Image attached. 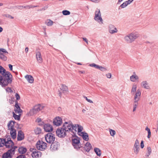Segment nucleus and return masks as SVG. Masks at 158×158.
Returning a JSON list of instances; mask_svg holds the SVG:
<instances>
[{
    "instance_id": "9b49d317",
    "label": "nucleus",
    "mask_w": 158,
    "mask_h": 158,
    "mask_svg": "<svg viewBox=\"0 0 158 158\" xmlns=\"http://www.w3.org/2000/svg\"><path fill=\"white\" fill-rule=\"evenodd\" d=\"M139 140L136 139L135 141L133 147L134 152L136 154H137L139 150Z\"/></svg>"
},
{
    "instance_id": "4d7b16f0",
    "label": "nucleus",
    "mask_w": 158,
    "mask_h": 158,
    "mask_svg": "<svg viewBox=\"0 0 158 158\" xmlns=\"http://www.w3.org/2000/svg\"><path fill=\"white\" fill-rule=\"evenodd\" d=\"M23 8L30 9V8H31V5H27L26 6H23Z\"/></svg>"
},
{
    "instance_id": "2eb2a0df",
    "label": "nucleus",
    "mask_w": 158,
    "mask_h": 158,
    "mask_svg": "<svg viewBox=\"0 0 158 158\" xmlns=\"http://www.w3.org/2000/svg\"><path fill=\"white\" fill-rule=\"evenodd\" d=\"M44 128L46 132H51L53 130V128L50 124H45L44 126Z\"/></svg>"
},
{
    "instance_id": "864d4df0",
    "label": "nucleus",
    "mask_w": 158,
    "mask_h": 158,
    "mask_svg": "<svg viewBox=\"0 0 158 158\" xmlns=\"http://www.w3.org/2000/svg\"><path fill=\"white\" fill-rule=\"evenodd\" d=\"M134 0H128V1H126V2L127 4V5L130 4Z\"/></svg>"
},
{
    "instance_id": "69168bd1",
    "label": "nucleus",
    "mask_w": 158,
    "mask_h": 158,
    "mask_svg": "<svg viewBox=\"0 0 158 158\" xmlns=\"http://www.w3.org/2000/svg\"><path fill=\"white\" fill-rule=\"evenodd\" d=\"M7 141H9V140H10V141L11 140L10 136H8V137H7Z\"/></svg>"
},
{
    "instance_id": "f03ea898",
    "label": "nucleus",
    "mask_w": 158,
    "mask_h": 158,
    "mask_svg": "<svg viewBox=\"0 0 158 158\" xmlns=\"http://www.w3.org/2000/svg\"><path fill=\"white\" fill-rule=\"evenodd\" d=\"M139 36V35L137 32H133L125 36L124 39L125 41L127 43H131Z\"/></svg>"
},
{
    "instance_id": "6ab92c4d",
    "label": "nucleus",
    "mask_w": 158,
    "mask_h": 158,
    "mask_svg": "<svg viewBox=\"0 0 158 158\" xmlns=\"http://www.w3.org/2000/svg\"><path fill=\"white\" fill-rule=\"evenodd\" d=\"M6 148H12L16 146L14 145V143L12 140H9L8 141H6L5 145Z\"/></svg>"
},
{
    "instance_id": "423d86ee",
    "label": "nucleus",
    "mask_w": 158,
    "mask_h": 158,
    "mask_svg": "<svg viewBox=\"0 0 158 158\" xmlns=\"http://www.w3.org/2000/svg\"><path fill=\"white\" fill-rule=\"evenodd\" d=\"M94 19L97 22L103 23V19L101 16V14L99 9L97 8L95 12Z\"/></svg>"
},
{
    "instance_id": "13d9d810",
    "label": "nucleus",
    "mask_w": 158,
    "mask_h": 158,
    "mask_svg": "<svg viewBox=\"0 0 158 158\" xmlns=\"http://www.w3.org/2000/svg\"><path fill=\"white\" fill-rule=\"evenodd\" d=\"M8 66H9V67L10 69V70H12V69H13V66L12 65H11V64H9L8 65Z\"/></svg>"
},
{
    "instance_id": "a878e982",
    "label": "nucleus",
    "mask_w": 158,
    "mask_h": 158,
    "mask_svg": "<svg viewBox=\"0 0 158 158\" xmlns=\"http://www.w3.org/2000/svg\"><path fill=\"white\" fill-rule=\"evenodd\" d=\"M60 89L62 91L63 93H68V88L67 86L64 85L62 84Z\"/></svg>"
},
{
    "instance_id": "bf43d9fd",
    "label": "nucleus",
    "mask_w": 158,
    "mask_h": 158,
    "mask_svg": "<svg viewBox=\"0 0 158 158\" xmlns=\"http://www.w3.org/2000/svg\"><path fill=\"white\" fill-rule=\"evenodd\" d=\"M41 119L39 118H37L36 120V122L38 123H39L41 121Z\"/></svg>"
},
{
    "instance_id": "2f4dec72",
    "label": "nucleus",
    "mask_w": 158,
    "mask_h": 158,
    "mask_svg": "<svg viewBox=\"0 0 158 158\" xmlns=\"http://www.w3.org/2000/svg\"><path fill=\"white\" fill-rule=\"evenodd\" d=\"M137 88V86L136 85L134 84L133 85L131 90L132 94H134L135 93L136 91Z\"/></svg>"
},
{
    "instance_id": "bb28decb",
    "label": "nucleus",
    "mask_w": 158,
    "mask_h": 158,
    "mask_svg": "<svg viewBox=\"0 0 158 158\" xmlns=\"http://www.w3.org/2000/svg\"><path fill=\"white\" fill-rule=\"evenodd\" d=\"M27 148L23 147H19L18 149L19 153L22 154L25 153L27 152Z\"/></svg>"
},
{
    "instance_id": "8fccbe9b",
    "label": "nucleus",
    "mask_w": 158,
    "mask_h": 158,
    "mask_svg": "<svg viewBox=\"0 0 158 158\" xmlns=\"http://www.w3.org/2000/svg\"><path fill=\"white\" fill-rule=\"evenodd\" d=\"M106 76L107 78H110L111 77V73H108L106 74Z\"/></svg>"
},
{
    "instance_id": "5701e85b",
    "label": "nucleus",
    "mask_w": 158,
    "mask_h": 158,
    "mask_svg": "<svg viewBox=\"0 0 158 158\" xmlns=\"http://www.w3.org/2000/svg\"><path fill=\"white\" fill-rule=\"evenodd\" d=\"M36 57L39 63H41L43 62V59L41 53L40 52H37L36 53Z\"/></svg>"
},
{
    "instance_id": "cd10ccee",
    "label": "nucleus",
    "mask_w": 158,
    "mask_h": 158,
    "mask_svg": "<svg viewBox=\"0 0 158 158\" xmlns=\"http://www.w3.org/2000/svg\"><path fill=\"white\" fill-rule=\"evenodd\" d=\"M25 78L29 83H32L33 82V78L31 76L27 75L25 76Z\"/></svg>"
},
{
    "instance_id": "aec40b11",
    "label": "nucleus",
    "mask_w": 158,
    "mask_h": 158,
    "mask_svg": "<svg viewBox=\"0 0 158 158\" xmlns=\"http://www.w3.org/2000/svg\"><path fill=\"white\" fill-rule=\"evenodd\" d=\"M78 124H75L73 125V127L72 128L71 133H73L72 135L74 136L76 135V133L77 132V129L78 128Z\"/></svg>"
},
{
    "instance_id": "e433bc0d",
    "label": "nucleus",
    "mask_w": 158,
    "mask_h": 158,
    "mask_svg": "<svg viewBox=\"0 0 158 158\" xmlns=\"http://www.w3.org/2000/svg\"><path fill=\"white\" fill-rule=\"evenodd\" d=\"M35 134L36 135L39 134L41 132V129L39 127H37L34 130Z\"/></svg>"
},
{
    "instance_id": "b1692460",
    "label": "nucleus",
    "mask_w": 158,
    "mask_h": 158,
    "mask_svg": "<svg viewBox=\"0 0 158 158\" xmlns=\"http://www.w3.org/2000/svg\"><path fill=\"white\" fill-rule=\"evenodd\" d=\"M141 85L144 89H150V87L146 81H143L141 84Z\"/></svg>"
},
{
    "instance_id": "603ef678",
    "label": "nucleus",
    "mask_w": 158,
    "mask_h": 158,
    "mask_svg": "<svg viewBox=\"0 0 158 158\" xmlns=\"http://www.w3.org/2000/svg\"><path fill=\"white\" fill-rule=\"evenodd\" d=\"M15 97L16 98V100H19L20 99V96L19 95L18 93H16L15 94Z\"/></svg>"
},
{
    "instance_id": "c03bdc74",
    "label": "nucleus",
    "mask_w": 158,
    "mask_h": 158,
    "mask_svg": "<svg viewBox=\"0 0 158 158\" xmlns=\"http://www.w3.org/2000/svg\"><path fill=\"white\" fill-rule=\"evenodd\" d=\"M4 17H5L7 18H10L11 19H13L14 18V17L11 16L10 15L8 14H4L2 15Z\"/></svg>"
},
{
    "instance_id": "5fc2aeb1",
    "label": "nucleus",
    "mask_w": 158,
    "mask_h": 158,
    "mask_svg": "<svg viewBox=\"0 0 158 158\" xmlns=\"http://www.w3.org/2000/svg\"><path fill=\"white\" fill-rule=\"evenodd\" d=\"M15 8L18 9H21L23 8V6H15Z\"/></svg>"
},
{
    "instance_id": "0e129e2a",
    "label": "nucleus",
    "mask_w": 158,
    "mask_h": 158,
    "mask_svg": "<svg viewBox=\"0 0 158 158\" xmlns=\"http://www.w3.org/2000/svg\"><path fill=\"white\" fill-rule=\"evenodd\" d=\"M145 130L147 131H148V132H149V131H150V129L149 128H148L147 127H146V128H145Z\"/></svg>"
},
{
    "instance_id": "e2e57ef3",
    "label": "nucleus",
    "mask_w": 158,
    "mask_h": 158,
    "mask_svg": "<svg viewBox=\"0 0 158 158\" xmlns=\"http://www.w3.org/2000/svg\"><path fill=\"white\" fill-rule=\"evenodd\" d=\"M83 39L84 41H85L86 43H88V40L85 38H83Z\"/></svg>"
},
{
    "instance_id": "dca6fc26",
    "label": "nucleus",
    "mask_w": 158,
    "mask_h": 158,
    "mask_svg": "<svg viewBox=\"0 0 158 158\" xmlns=\"http://www.w3.org/2000/svg\"><path fill=\"white\" fill-rule=\"evenodd\" d=\"M15 122L13 121H10L8 123L7 126L8 130L10 131H13L15 129L14 128Z\"/></svg>"
},
{
    "instance_id": "f257e3e1",
    "label": "nucleus",
    "mask_w": 158,
    "mask_h": 158,
    "mask_svg": "<svg viewBox=\"0 0 158 158\" xmlns=\"http://www.w3.org/2000/svg\"><path fill=\"white\" fill-rule=\"evenodd\" d=\"M44 106L40 104L35 106L32 109L30 110L27 115L28 116L35 115L43 108Z\"/></svg>"
},
{
    "instance_id": "6e6552de",
    "label": "nucleus",
    "mask_w": 158,
    "mask_h": 158,
    "mask_svg": "<svg viewBox=\"0 0 158 158\" xmlns=\"http://www.w3.org/2000/svg\"><path fill=\"white\" fill-rule=\"evenodd\" d=\"M56 135L60 138H64L67 135V133L62 127L58 128L56 131Z\"/></svg>"
},
{
    "instance_id": "49530a36",
    "label": "nucleus",
    "mask_w": 158,
    "mask_h": 158,
    "mask_svg": "<svg viewBox=\"0 0 158 158\" xmlns=\"http://www.w3.org/2000/svg\"><path fill=\"white\" fill-rule=\"evenodd\" d=\"M139 104L138 101H134L133 106L137 107Z\"/></svg>"
},
{
    "instance_id": "ea45409f",
    "label": "nucleus",
    "mask_w": 158,
    "mask_h": 158,
    "mask_svg": "<svg viewBox=\"0 0 158 158\" xmlns=\"http://www.w3.org/2000/svg\"><path fill=\"white\" fill-rule=\"evenodd\" d=\"M127 4L126 2H124L122 4H121L120 6L119 7V9H120V8L121 7L122 8H123L126 7L127 6Z\"/></svg>"
},
{
    "instance_id": "ddd939ff",
    "label": "nucleus",
    "mask_w": 158,
    "mask_h": 158,
    "mask_svg": "<svg viewBox=\"0 0 158 158\" xmlns=\"http://www.w3.org/2000/svg\"><path fill=\"white\" fill-rule=\"evenodd\" d=\"M92 148V146L91 144L87 142L83 148H82V147L81 148V150L82 151L84 150L86 152H88L90 151Z\"/></svg>"
},
{
    "instance_id": "a18cd8bd",
    "label": "nucleus",
    "mask_w": 158,
    "mask_h": 158,
    "mask_svg": "<svg viewBox=\"0 0 158 158\" xmlns=\"http://www.w3.org/2000/svg\"><path fill=\"white\" fill-rule=\"evenodd\" d=\"M98 69H99L101 71H103V72L106 71L107 70V69L106 68H104V67H102L101 66H99V68Z\"/></svg>"
},
{
    "instance_id": "72a5a7b5",
    "label": "nucleus",
    "mask_w": 158,
    "mask_h": 158,
    "mask_svg": "<svg viewBox=\"0 0 158 158\" xmlns=\"http://www.w3.org/2000/svg\"><path fill=\"white\" fill-rule=\"evenodd\" d=\"M8 54V52L5 49L3 48H0V55L7 54Z\"/></svg>"
},
{
    "instance_id": "473e14b6",
    "label": "nucleus",
    "mask_w": 158,
    "mask_h": 158,
    "mask_svg": "<svg viewBox=\"0 0 158 158\" xmlns=\"http://www.w3.org/2000/svg\"><path fill=\"white\" fill-rule=\"evenodd\" d=\"M6 142V139L0 138V147L5 145Z\"/></svg>"
},
{
    "instance_id": "a19ab883",
    "label": "nucleus",
    "mask_w": 158,
    "mask_h": 158,
    "mask_svg": "<svg viewBox=\"0 0 158 158\" xmlns=\"http://www.w3.org/2000/svg\"><path fill=\"white\" fill-rule=\"evenodd\" d=\"M62 13L64 15H69L70 14V11L66 10H63Z\"/></svg>"
},
{
    "instance_id": "338daca9",
    "label": "nucleus",
    "mask_w": 158,
    "mask_h": 158,
    "mask_svg": "<svg viewBox=\"0 0 158 158\" xmlns=\"http://www.w3.org/2000/svg\"><path fill=\"white\" fill-rule=\"evenodd\" d=\"M136 108L137 107L133 106V112H135V110H136Z\"/></svg>"
},
{
    "instance_id": "0eeeda50",
    "label": "nucleus",
    "mask_w": 158,
    "mask_h": 158,
    "mask_svg": "<svg viewBox=\"0 0 158 158\" xmlns=\"http://www.w3.org/2000/svg\"><path fill=\"white\" fill-rule=\"evenodd\" d=\"M46 142L49 143H51L54 142L55 140V135L51 133H48L45 136Z\"/></svg>"
},
{
    "instance_id": "680f3d73",
    "label": "nucleus",
    "mask_w": 158,
    "mask_h": 158,
    "mask_svg": "<svg viewBox=\"0 0 158 158\" xmlns=\"http://www.w3.org/2000/svg\"><path fill=\"white\" fill-rule=\"evenodd\" d=\"M88 102L90 103H93V102L90 99H88L87 100V101Z\"/></svg>"
},
{
    "instance_id": "4be33fe9",
    "label": "nucleus",
    "mask_w": 158,
    "mask_h": 158,
    "mask_svg": "<svg viewBox=\"0 0 158 158\" xmlns=\"http://www.w3.org/2000/svg\"><path fill=\"white\" fill-rule=\"evenodd\" d=\"M52 144L51 145V149L53 150H57L59 147V144L58 142H53L51 143Z\"/></svg>"
},
{
    "instance_id": "58836bf2",
    "label": "nucleus",
    "mask_w": 158,
    "mask_h": 158,
    "mask_svg": "<svg viewBox=\"0 0 158 158\" xmlns=\"http://www.w3.org/2000/svg\"><path fill=\"white\" fill-rule=\"evenodd\" d=\"M0 59L3 61H6L7 60V57L4 55H0Z\"/></svg>"
},
{
    "instance_id": "20e7f679",
    "label": "nucleus",
    "mask_w": 158,
    "mask_h": 158,
    "mask_svg": "<svg viewBox=\"0 0 158 158\" xmlns=\"http://www.w3.org/2000/svg\"><path fill=\"white\" fill-rule=\"evenodd\" d=\"M62 127L67 134H69L70 132H71L72 128L73 127V123L71 121L65 122Z\"/></svg>"
},
{
    "instance_id": "39448f33",
    "label": "nucleus",
    "mask_w": 158,
    "mask_h": 158,
    "mask_svg": "<svg viewBox=\"0 0 158 158\" xmlns=\"http://www.w3.org/2000/svg\"><path fill=\"white\" fill-rule=\"evenodd\" d=\"M47 143L42 140H39L36 144L37 148L40 151H44L47 148Z\"/></svg>"
},
{
    "instance_id": "c756f323",
    "label": "nucleus",
    "mask_w": 158,
    "mask_h": 158,
    "mask_svg": "<svg viewBox=\"0 0 158 158\" xmlns=\"http://www.w3.org/2000/svg\"><path fill=\"white\" fill-rule=\"evenodd\" d=\"M10 134L13 139H14L16 137V130L13 131H10Z\"/></svg>"
},
{
    "instance_id": "9d476101",
    "label": "nucleus",
    "mask_w": 158,
    "mask_h": 158,
    "mask_svg": "<svg viewBox=\"0 0 158 158\" xmlns=\"http://www.w3.org/2000/svg\"><path fill=\"white\" fill-rule=\"evenodd\" d=\"M30 151H33L31 154L32 156L34 158H38L40 157L42 155L41 152L37 150L36 149L31 148Z\"/></svg>"
},
{
    "instance_id": "de8ad7c7",
    "label": "nucleus",
    "mask_w": 158,
    "mask_h": 158,
    "mask_svg": "<svg viewBox=\"0 0 158 158\" xmlns=\"http://www.w3.org/2000/svg\"><path fill=\"white\" fill-rule=\"evenodd\" d=\"M6 90L7 92L11 93L13 91L11 89L10 87H7L6 89Z\"/></svg>"
},
{
    "instance_id": "052dcab7",
    "label": "nucleus",
    "mask_w": 158,
    "mask_h": 158,
    "mask_svg": "<svg viewBox=\"0 0 158 158\" xmlns=\"http://www.w3.org/2000/svg\"><path fill=\"white\" fill-rule=\"evenodd\" d=\"M91 1L95 2H98L100 0H90Z\"/></svg>"
},
{
    "instance_id": "393cba45",
    "label": "nucleus",
    "mask_w": 158,
    "mask_h": 158,
    "mask_svg": "<svg viewBox=\"0 0 158 158\" xmlns=\"http://www.w3.org/2000/svg\"><path fill=\"white\" fill-rule=\"evenodd\" d=\"M134 75H131L130 77V80L132 82H135L136 81H138L139 77L135 74V72L133 73Z\"/></svg>"
},
{
    "instance_id": "4468645a",
    "label": "nucleus",
    "mask_w": 158,
    "mask_h": 158,
    "mask_svg": "<svg viewBox=\"0 0 158 158\" xmlns=\"http://www.w3.org/2000/svg\"><path fill=\"white\" fill-rule=\"evenodd\" d=\"M109 31L110 33L113 34L117 33L118 31V30L114 25L110 24L109 26Z\"/></svg>"
},
{
    "instance_id": "3c124183",
    "label": "nucleus",
    "mask_w": 158,
    "mask_h": 158,
    "mask_svg": "<svg viewBox=\"0 0 158 158\" xmlns=\"http://www.w3.org/2000/svg\"><path fill=\"white\" fill-rule=\"evenodd\" d=\"M147 151L148 153H151L152 152L151 149L150 147H148L147 148Z\"/></svg>"
},
{
    "instance_id": "f3484780",
    "label": "nucleus",
    "mask_w": 158,
    "mask_h": 158,
    "mask_svg": "<svg viewBox=\"0 0 158 158\" xmlns=\"http://www.w3.org/2000/svg\"><path fill=\"white\" fill-rule=\"evenodd\" d=\"M15 107L14 111L15 113H19L22 112L23 110L20 109V106L18 105V101L17 100L15 101Z\"/></svg>"
},
{
    "instance_id": "79ce46f5",
    "label": "nucleus",
    "mask_w": 158,
    "mask_h": 158,
    "mask_svg": "<svg viewBox=\"0 0 158 158\" xmlns=\"http://www.w3.org/2000/svg\"><path fill=\"white\" fill-rule=\"evenodd\" d=\"M89 66L92 67H93L96 69H98L99 68V65H97L94 63L90 64Z\"/></svg>"
},
{
    "instance_id": "1a4fd4ad",
    "label": "nucleus",
    "mask_w": 158,
    "mask_h": 158,
    "mask_svg": "<svg viewBox=\"0 0 158 158\" xmlns=\"http://www.w3.org/2000/svg\"><path fill=\"white\" fill-rule=\"evenodd\" d=\"M72 142L74 148L77 150L80 149L82 147L81 145L80 144V140L78 138L73 139Z\"/></svg>"
},
{
    "instance_id": "6e6d98bb",
    "label": "nucleus",
    "mask_w": 158,
    "mask_h": 158,
    "mask_svg": "<svg viewBox=\"0 0 158 158\" xmlns=\"http://www.w3.org/2000/svg\"><path fill=\"white\" fill-rule=\"evenodd\" d=\"M144 147V145L143 143V140H142L140 143V147L141 148H143Z\"/></svg>"
},
{
    "instance_id": "f8f14e48",
    "label": "nucleus",
    "mask_w": 158,
    "mask_h": 158,
    "mask_svg": "<svg viewBox=\"0 0 158 158\" xmlns=\"http://www.w3.org/2000/svg\"><path fill=\"white\" fill-rule=\"evenodd\" d=\"M53 123L54 125L59 126L62 124V119L61 118L56 117L53 119Z\"/></svg>"
},
{
    "instance_id": "37998d69",
    "label": "nucleus",
    "mask_w": 158,
    "mask_h": 158,
    "mask_svg": "<svg viewBox=\"0 0 158 158\" xmlns=\"http://www.w3.org/2000/svg\"><path fill=\"white\" fill-rule=\"evenodd\" d=\"M83 129V127L81 125H78V128L77 129L78 133H79L81 132L82 131Z\"/></svg>"
},
{
    "instance_id": "c9c22d12",
    "label": "nucleus",
    "mask_w": 158,
    "mask_h": 158,
    "mask_svg": "<svg viewBox=\"0 0 158 158\" xmlns=\"http://www.w3.org/2000/svg\"><path fill=\"white\" fill-rule=\"evenodd\" d=\"M13 117L15 120H18L20 119V114L19 115H18L15 113L13 112Z\"/></svg>"
},
{
    "instance_id": "774afa93",
    "label": "nucleus",
    "mask_w": 158,
    "mask_h": 158,
    "mask_svg": "<svg viewBox=\"0 0 158 158\" xmlns=\"http://www.w3.org/2000/svg\"><path fill=\"white\" fill-rule=\"evenodd\" d=\"M150 154H151V153H148L146 154L145 156L146 157H148L150 155Z\"/></svg>"
},
{
    "instance_id": "c85d7f7f",
    "label": "nucleus",
    "mask_w": 158,
    "mask_h": 158,
    "mask_svg": "<svg viewBox=\"0 0 158 158\" xmlns=\"http://www.w3.org/2000/svg\"><path fill=\"white\" fill-rule=\"evenodd\" d=\"M81 133L84 140L86 141H88L89 139L88 134L85 131L82 132Z\"/></svg>"
},
{
    "instance_id": "4c0bfd02",
    "label": "nucleus",
    "mask_w": 158,
    "mask_h": 158,
    "mask_svg": "<svg viewBox=\"0 0 158 158\" xmlns=\"http://www.w3.org/2000/svg\"><path fill=\"white\" fill-rule=\"evenodd\" d=\"M110 134L111 136L114 137L116 134L115 131L114 130L110 129H109Z\"/></svg>"
},
{
    "instance_id": "412c9836",
    "label": "nucleus",
    "mask_w": 158,
    "mask_h": 158,
    "mask_svg": "<svg viewBox=\"0 0 158 158\" xmlns=\"http://www.w3.org/2000/svg\"><path fill=\"white\" fill-rule=\"evenodd\" d=\"M24 138V135L23 132L21 130L19 131L18 132L17 135L18 141H21L23 140Z\"/></svg>"
},
{
    "instance_id": "a211bd4d",
    "label": "nucleus",
    "mask_w": 158,
    "mask_h": 158,
    "mask_svg": "<svg viewBox=\"0 0 158 158\" xmlns=\"http://www.w3.org/2000/svg\"><path fill=\"white\" fill-rule=\"evenodd\" d=\"M141 93L140 90L138 89L136 92L134 98V101H139L140 100Z\"/></svg>"
},
{
    "instance_id": "7c9ffc66",
    "label": "nucleus",
    "mask_w": 158,
    "mask_h": 158,
    "mask_svg": "<svg viewBox=\"0 0 158 158\" xmlns=\"http://www.w3.org/2000/svg\"><path fill=\"white\" fill-rule=\"evenodd\" d=\"M94 151L98 156H100L101 155V151L99 148H95L94 149Z\"/></svg>"
},
{
    "instance_id": "09e8293b",
    "label": "nucleus",
    "mask_w": 158,
    "mask_h": 158,
    "mask_svg": "<svg viewBox=\"0 0 158 158\" xmlns=\"http://www.w3.org/2000/svg\"><path fill=\"white\" fill-rule=\"evenodd\" d=\"M16 158H26V156L24 155H20L18 156Z\"/></svg>"
},
{
    "instance_id": "7ed1b4c3",
    "label": "nucleus",
    "mask_w": 158,
    "mask_h": 158,
    "mask_svg": "<svg viewBox=\"0 0 158 158\" xmlns=\"http://www.w3.org/2000/svg\"><path fill=\"white\" fill-rule=\"evenodd\" d=\"M17 148V146H15L9 149L2 155V158H12L13 155L15 153L16 148Z\"/></svg>"
},
{
    "instance_id": "f704fd0d",
    "label": "nucleus",
    "mask_w": 158,
    "mask_h": 158,
    "mask_svg": "<svg viewBox=\"0 0 158 158\" xmlns=\"http://www.w3.org/2000/svg\"><path fill=\"white\" fill-rule=\"evenodd\" d=\"M53 22L50 19H48L45 22V24L48 26H51L52 25Z\"/></svg>"
}]
</instances>
